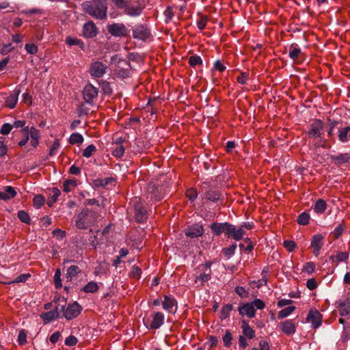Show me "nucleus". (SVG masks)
Returning a JSON list of instances; mask_svg holds the SVG:
<instances>
[{"label": "nucleus", "mask_w": 350, "mask_h": 350, "mask_svg": "<svg viewBox=\"0 0 350 350\" xmlns=\"http://www.w3.org/2000/svg\"><path fill=\"white\" fill-rule=\"evenodd\" d=\"M82 8L84 12L96 19L103 20L107 17V5L86 1L82 3Z\"/></svg>", "instance_id": "obj_1"}, {"label": "nucleus", "mask_w": 350, "mask_h": 350, "mask_svg": "<svg viewBox=\"0 0 350 350\" xmlns=\"http://www.w3.org/2000/svg\"><path fill=\"white\" fill-rule=\"evenodd\" d=\"M21 132L24 135V137L21 139L18 144L19 146L23 147L25 146L29 139H30V145L36 148L40 144V139L41 137L40 131L34 126L29 128L25 126L21 129Z\"/></svg>", "instance_id": "obj_2"}, {"label": "nucleus", "mask_w": 350, "mask_h": 350, "mask_svg": "<svg viewBox=\"0 0 350 350\" xmlns=\"http://www.w3.org/2000/svg\"><path fill=\"white\" fill-rule=\"evenodd\" d=\"M98 218L97 214L88 208L83 210L77 216L76 226L79 229H87L94 226Z\"/></svg>", "instance_id": "obj_3"}, {"label": "nucleus", "mask_w": 350, "mask_h": 350, "mask_svg": "<svg viewBox=\"0 0 350 350\" xmlns=\"http://www.w3.org/2000/svg\"><path fill=\"white\" fill-rule=\"evenodd\" d=\"M165 321V316L161 312H154L152 315V319H144V323L146 327L150 329H157L161 327Z\"/></svg>", "instance_id": "obj_4"}, {"label": "nucleus", "mask_w": 350, "mask_h": 350, "mask_svg": "<svg viewBox=\"0 0 350 350\" xmlns=\"http://www.w3.org/2000/svg\"><path fill=\"white\" fill-rule=\"evenodd\" d=\"M211 262H206L199 267V269L202 271V273L198 275L195 279V283L198 284V287L203 286L205 282L211 280Z\"/></svg>", "instance_id": "obj_5"}, {"label": "nucleus", "mask_w": 350, "mask_h": 350, "mask_svg": "<svg viewBox=\"0 0 350 350\" xmlns=\"http://www.w3.org/2000/svg\"><path fill=\"white\" fill-rule=\"evenodd\" d=\"M162 308L170 314H175L178 309V302L172 295H165L161 301Z\"/></svg>", "instance_id": "obj_6"}, {"label": "nucleus", "mask_w": 350, "mask_h": 350, "mask_svg": "<svg viewBox=\"0 0 350 350\" xmlns=\"http://www.w3.org/2000/svg\"><path fill=\"white\" fill-rule=\"evenodd\" d=\"M82 307L75 301L69 304L64 309L63 316L68 321L77 318L81 312Z\"/></svg>", "instance_id": "obj_7"}, {"label": "nucleus", "mask_w": 350, "mask_h": 350, "mask_svg": "<svg viewBox=\"0 0 350 350\" xmlns=\"http://www.w3.org/2000/svg\"><path fill=\"white\" fill-rule=\"evenodd\" d=\"M108 32L113 36L126 37L129 36V31L123 23H113L107 26Z\"/></svg>", "instance_id": "obj_8"}, {"label": "nucleus", "mask_w": 350, "mask_h": 350, "mask_svg": "<svg viewBox=\"0 0 350 350\" xmlns=\"http://www.w3.org/2000/svg\"><path fill=\"white\" fill-rule=\"evenodd\" d=\"M324 134V124L320 120H315L310 124L308 135L310 138L322 137Z\"/></svg>", "instance_id": "obj_9"}, {"label": "nucleus", "mask_w": 350, "mask_h": 350, "mask_svg": "<svg viewBox=\"0 0 350 350\" xmlns=\"http://www.w3.org/2000/svg\"><path fill=\"white\" fill-rule=\"evenodd\" d=\"M107 69V66L105 64L96 61L91 64L89 72L93 77L100 78L105 74Z\"/></svg>", "instance_id": "obj_10"}, {"label": "nucleus", "mask_w": 350, "mask_h": 350, "mask_svg": "<svg viewBox=\"0 0 350 350\" xmlns=\"http://www.w3.org/2000/svg\"><path fill=\"white\" fill-rule=\"evenodd\" d=\"M306 321L311 323L312 327L316 329L321 325L323 316L317 310L312 309L307 315Z\"/></svg>", "instance_id": "obj_11"}, {"label": "nucleus", "mask_w": 350, "mask_h": 350, "mask_svg": "<svg viewBox=\"0 0 350 350\" xmlns=\"http://www.w3.org/2000/svg\"><path fill=\"white\" fill-rule=\"evenodd\" d=\"M245 232L242 227H236L235 226L229 223L228 228L227 229L226 236L228 238H232L234 240L239 241L243 238Z\"/></svg>", "instance_id": "obj_12"}, {"label": "nucleus", "mask_w": 350, "mask_h": 350, "mask_svg": "<svg viewBox=\"0 0 350 350\" xmlns=\"http://www.w3.org/2000/svg\"><path fill=\"white\" fill-rule=\"evenodd\" d=\"M98 33V29L93 21H89L83 25L82 35L85 38H94L97 36Z\"/></svg>", "instance_id": "obj_13"}, {"label": "nucleus", "mask_w": 350, "mask_h": 350, "mask_svg": "<svg viewBox=\"0 0 350 350\" xmlns=\"http://www.w3.org/2000/svg\"><path fill=\"white\" fill-rule=\"evenodd\" d=\"M150 36L148 27L144 25H137L133 29V37L135 39L146 40Z\"/></svg>", "instance_id": "obj_14"}, {"label": "nucleus", "mask_w": 350, "mask_h": 350, "mask_svg": "<svg viewBox=\"0 0 350 350\" xmlns=\"http://www.w3.org/2000/svg\"><path fill=\"white\" fill-rule=\"evenodd\" d=\"M83 98L88 103L92 104L98 96V90L92 84L86 85L83 91Z\"/></svg>", "instance_id": "obj_15"}, {"label": "nucleus", "mask_w": 350, "mask_h": 350, "mask_svg": "<svg viewBox=\"0 0 350 350\" xmlns=\"http://www.w3.org/2000/svg\"><path fill=\"white\" fill-rule=\"evenodd\" d=\"M324 244V237L321 234H314L311 239V247L313 248V254L317 257L320 250Z\"/></svg>", "instance_id": "obj_16"}, {"label": "nucleus", "mask_w": 350, "mask_h": 350, "mask_svg": "<svg viewBox=\"0 0 350 350\" xmlns=\"http://www.w3.org/2000/svg\"><path fill=\"white\" fill-rule=\"evenodd\" d=\"M204 234V228L202 224H195L189 226L185 231L187 237L193 239L202 236Z\"/></svg>", "instance_id": "obj_17"}, {"label": "nucleus", "mask_w": 350, "mask_h": 350, "mask_svg": "<svg viewBox=\"0 0 350 350\" xmlns=\"http://www.w3.org/2000/svg\"><path fill=\"white\" fill-rule=\"evenodd\" d=\"M123 10L124 12L130 16H137L142 12L143 8L138 1L131 5H129L127 2L126 7H124Z\"/></svg>", "instance_id": "obj_18"}, {"label": "nucleus", "mask_w": 350, "mask_h": 350, "mask_svg": "<svg viewBox=\"0 0 350 350\" xmlns=\"http://www.w3.org/2000/svg\"><path fill=\"white\" fill-rule=\"evenodd\" d=\"M21 92V88L16 87L12 93L5 98V106L10 109H14L17 104L18 96Z\"/></svg>", "instance_id": "obj_19"}, {"label": "nucleus", "mask_w": 350, "mask_h": 350, "mask_svg": "<svg viewBox=\"0 0 350 350\" xmlns=\"http://www.w3.org/2000/svg\"><path fill=\"white\" fill-rule=\"evenodd\" d=\"M282 332L287 336H291L296 332V324L293 320H285L279 324Z\"/></svg>", "instance_id": "obj_20"}, {"label": "nucleus", "mask_w": 350, "mask_h": 350, "mask_svg": "<svg viewBox=\"0 0 350 350\" xmlns=\"http://www.w3.org/2000/svg\"><path fill=\"white\" fill-rule=\"evenodd\" d=\"M239 312L241 316H247L250 319H252L256 315V310L251 302L244 304L239 307Z\"/></svg>", "instance_id": "obj_21"}, {"label": "nucleus", "mask_w": 350, "mask_h": 350, "mask_svg": "<svg viewBox=\"0 0 350 350\" xmlns=\"http://www.w3.org/2000/svg\"><path fill=\"white\" fill-rule=\"evenodd\" d=\"M289 57L295 62H298L303 55L301 49L299 47L297 44L293 43L289 47Z\"/></svg>", "instance_id": "obj_22"}, {"label": "nucleus", "mask_w": 350, "mask_h": 350, "mask_svg": "<svg viewBox=\"0 0 350 350\" xmlns=\"http://www.w3.org/2000/svg\"><path fill=\"white\" fill-rule=\"evenodd\" d=\"M17 194L16 191L12 186L4 187L3 191H0V199L8 200L14 198Z\"/></svg>", "instance_id": "obj_23"}, {"label": "nucleus", "mask_w": 350, "mask_h": 350, "mask_svg": "<svg viewBox=\"0 0 350 350\" xmlns=\"http://www.w3.org/2000/svg\"><path fill=\"white\" fill-rule=\"evenodd\" d=\"M229 223H213L211 225V229L217 236L220 235L223 232L227 234V229L228 228Z\"/></svg>", "instance_id": "obj_24"}, {"label": "nucleus", "mask_w": 350, "mask_h": 350, "mask_svg": "<svg viewBox=\"0 0 350 350\" xmlns=\"http://www.w3.org/2000/svg\"><path fill=\"white\" fill-rule=\"evenodd\" d=\"M241 329L245 337L252 339L255 337V330L249 325L248 321L243 320L241 322Z\"/></svg>", "instance_id": "obj_25"}, {"label": "nucleus", "mask_w": 350, "mask_h": 350, "mask_svg": "<svg viewBox=\"0 0 350 350\" xmlns=\"http://www.w3.org/2000/svg\"><path fill=\"white\" fill-rule=\"evenodd\" d=\"M59 316L57 307L54 310L43 312L40 314V318L43 320L44 323L46 324L49 322L57 319Z\"/></svg>", "instance_id": "obj_26"}, {"label": "nucleus", "mask_w": 350, "mask_h": 350, "mask_svg": "<svg viewBox=\"0 0 350 350\" xmlns=\"http://www.w3.org/2000/svg\"><path fill=\"white\" fill-rule=\"evenodd\" d=\"M329 258L332 263L337 265L341 262L346 261L349 258V254L347 252H338L336 254L332 255Z\"/></svg>", "instance_id": "obj_27"}, {"label": "nucleus", "mask_w": 350, "mask_h": 350, "mask_svg": "<svg viewBox=\"0 0 350 350\" xmlns=\"http://www.w3.org/2000/svg\"><path fill=\"white\" fill-rule=\"evenodd\" d=\"M331 159L335 164L341 165L343 163H349L350 159V154L348 153H343L338 155H332Z\"/></svg>", "instance_id": "obj_28"}, {"label": "nucleus", "mask_w": 350, "mask_h": 350, "mask_svg": "<svg viewBox=\"0 0 350 350\" xmlns=\"http://www.w3.org/2000/svg\"><path fill=\"white\" fill-rule=\"evenodd\" d=\"M327 204L323 199H318L313 206V210L317 214H323L327 209Z\"/></svg>", "instance_id": "obj_29"}, {"label": "nucleus", "mask_w": 350, "mask_h": 350, "mask_svg": "<svg viewBox=\"0 0 350 350\" xmlns=\"http://www.w3.org/2000/svg\"><path fill=\"white\" fill-rule=\"evenodd\" d=\"M338 139L341 142H347L350 139V126L341 128L338 130Z\"/></svg>", "instance_id": "obj_30"}, {"label": "nucleus", "mask_w": 350, "mask_h": 350, "mask_svg": "<svg viewBox=\"0 0 350 350\" xmlns=\"http://www.w3.org/2000/svg\"><path fill=\"white\" fill-rule=\"evenodd\" d=\"M98 290V284L94 281L89 282L81 289V291L85 293H96Z\"/></svg>", "instance_id": "obj_31"}, {"label": "nucleus", "mask_w": 350, "mask_h": 350, "mask_svg": "<svg viewBox=\"0 0 350 350\" xmlns=\"http://www.w3.org/2000/svg\"><path fill=\"white\" fill-rule=\"evenodd\" d=\"M221 196V193L215 190L210 189L205 192L204 198L205 199L210 200L211 202H217Z\"/></svg>", "instance_id": "obj_32"}, {"label": "nucleus", "mask_w": 350, "mask_h": 350, "mask_svg": "<svg viewBox=\"0 0 350 350\" xmlns=\"http://www.w3.org/2000/svg\"><path fill=\"white\" fill-rule=\"evenodd\" d=\"M81 272V269L77 265H71L67 269L66 278L72 280Z\"/></svg>", "instance_id": "obj_33"}, {"label": "nucleus", "mask_w": 350, "mask_h": 350, "mask_svg": "<svg viewBox=\"0 0 350 350\" xmlns=\"http://www.w3.org/2000/svg\"><path fill=\"white\" fill-rule=\"evenodd\" d=\"M77 186V182L75 179H68L63 183V191L66 193L70 192L74 188Z\"/></svg>", "instance_id": "obj_34"}, {"label": "nucleus", "mask_w": 350, "mask_h": 350, "mask_svg": "<svg viewBox=\"0 0 350 350\" xmlns=\"http://www.w3.org/2000/svg\"><path fill=\"white\" fill-rule=\"evenodd\" d=\"M135 218L138 222H143L146 218V211L144 208L135 206Z\"/></svg>", "instance_id": "obj_35"}, {"label": "nucleus", "mask_w": 350, "mask_h": 350, "mask_svg": "<svg viewBox=\"0 0 350 350\" xmlns=\"http://www.w3.org/2000/svg\"><path fill=\"white\" fill-rule=\"evenodd\" d=\"M338 310L341 316H345L350 313V301H347L339 305Z\"/></svg>", "instance_id": "obj_36"}, {"label": "nucleus", "mask_w": 350, "mask_h": 350, "mask_svg": "<svg viewBox=\"0 0 350 350\" xmlns=\"http://www.w3.org/2000/svg\"><path fill=\"white\" fill-rule=\"evenodd\" d=\"M310 219V215L306 212H303L298 216L297 221L299 225L306 226L309 224Z\"/></svg>", "instance_id": "obj_37"}, {"label": "nucleus", "mask_w": 350, "mask_h": 350, "mask_svg": "<svg viewBox=\"0 0 350 350\" xmlns=\"http://www.w3.org/2000/svg\"><path fill=\"white\" fill-rule=\"evenodd\" d=\"M83 142V137L78 133L71 134L69 138V143L70 144H80Z\"/></svg>", "instance_id": "obj_38"}, {"label": "nucleus", "mask_w": 350, "mask_h": 350, "mask_svg": "<svg viewBox=\"0 0 350 350\" xmlns=\"http://www.w3.org/2000/svg\"><path fill=\"white\" fill-rule=\"evenodd\" d=\"M124 152H125V148H124V145L115 146V147L113 148L111 154L116 158L119 159V158H121L124 155Z\"/></svg>", "instance_id": "obj_39"}, {"label": "nucleus", "mask_w": 350, "mask_h": 350, "mask_svg": "<svg viewBox=\"0 0 350 350\" xmlns=\"http://www.w3.org/2000/svg\"><path fill=\"white\" fill-rule=\"evenodd\" d=\"M295 306H293L286 307L282 309V310L279 311L278 317L279 319H284L285 317H287L295 310Z\"/></svg>", "instance_id": "obj_40"}, {"label": "nucleus", "mask_w": 350, "mask_h": 350, "mask_svg": "<svg viewBox=\"0 0 350 350\" xmlns=\"http://www.w3.org/2000/svg\"><path fill=\"white\" fill-rule=\"evenodd\" d=\"M189 64L191 67H196L202 64V59L199 55H191L188 59Z\"/></svg>", "instance_id": "obj_41"}, {"label": "nucleus", "mask_w": 350, "mask_h": 350, "mask_svg": "<svg viewBox=\"0 0 350 350\" xmlns=\"http://www.w3.org/2000/svg\"><path fill=\"white\" fill-rule=\"evenodd\" d=\"M33 202L34 207L40 208L44 204L45 198L42 195H36L34 196Z\"/></svg>", "instance_id": "obj_42"}, {"label": "nucleus", "mask_w": 350, "mask_h": 350, "mask_svg": "<svg viewBox=\"0 0 350 350\" xmlns=\"http://www.w3.org/2000/svg\"><path fill=\"white\" fill-rule=\"evenodd\" d=\"M186 197L191 202H193L198 197V192L196 189L191 187L185 192Z\"/></svg>", "instance_id": "obj_43"}, {"label": "nucleus", "mask_w": 350, "mask_h": 350, "mask_svg": "<svg viewBox=\"0 0 350 350\" xmlns=\"http://www.w3.org/2000/svg\"><path fill=\"white\" fill-rule=\"evenodd\" d=\"M232 336L230 330H226L223 336V342L226 347H230L232 345Z\"/></svg>", "instance_id": "obj_44"}, {"label": "nucleus", "mask_w": 350, "mask_h": 350, "mask_svg": "<svg viewBox=\"0 0 350 350\" xmlns=\"http://www.w3.org/2000/svg\"><path fill=\"white\" fill-rule=\"evenodd\" d=\"M207 22H208V17L206 16H204V15L200 16V17L196 22L198 28L200 30L202 31L206 27Z\"/></svg>", "instance_id": "obj_45"}, {"label": "nucleus", "mask_w": 350, "mask_h": 350, "mask_svg": "<svg viewBox=\"0 0 350 350\" xmlns=\"http://www.w3.org/2000/svg\"><path fill=\"white\" fill-rule=\"evenodd\" d=\"M54 284L56 288H60L62 286L61 280V271L57 269L54 275Z\"/></svg>", "instance_id": "obj_46"}, {"label": "nucleus", "mask_w": 350, "mask_h": 350, "mask_svg": "<svg viewBox=\"0 0 350 350\" xmlns=\"http://www.w3.org/2000/svg\"><path fill=\"white\" fill-rule=\"evenodd\" d=\"M96 150V146L93 144L89 145L83 151V156L86 158L90 157Z\"/></svg>", "instance_id": "obj_47"}, {"label": "nucleus", "mask_w": 350, "mask_h": 350, "mask_svg": "<svg viewBox=\"0 0 350 350\" xmlns=\"http://www.w3.org/2000/svg\"><path fill=\"white\" fill-rule=\"evenodd\" d=\"M249 79V72H241L239 75L237 77V81L241 85H245Z\"/></svg>", "instance_id": "obj_48"}, {"label": "nucleus", "mask_w": 350, "mask_h": 350, "mask_svg": "<svg viewBox=\"0 0 350 350\" xmlns=\"http://www.w3.org/2000/svg\"><path fill=\"white\" fill-rule=\"evenodd\" d=\"M18 217L23 223H25V224H29L30 223L29 215L25 211H19L18 212Z\"/></svg>", "instance_id": "obj_49"}, {"label": "nucleus", "mask_w": 350, "mask_h": 350, "mask_svg": "<svg viewBox=\"0 0 350 350\" xmlns=\"http://www.w3.org/2000/svg\"><path fill=\"white\" fill-rule=\"evenodd\" d=\"M60 146V144L58 139H55L51 146L49 148V156L52 157L57 154V150Z\"/></svg>", "instance_id": "obj_50"}, {"label": "nucleus", "mask_w": 350, "mask_h": 350, "mask_svg": "<svg viewBox=\"0 0 350 350\" xmlns=\"http://www.w3.org/2000/svg\"><path fill=\"white\" fill-rule=\"evenodd\" d=\"M316 265L313 262H308L305 264L302 269V271L307 273H312L314 271Z\"/></svg>", "instance_id": "obj_51"}, {"label": "nucleus", "mask_w": 350, "mask_h": 350, "mask_svg": "<svg viewBox=\"0 0 350 350\" xmlns=\"http://www.w3.org/2000/svg\"><path fill=\"white\" fill-rule=\"evenodd\" d=\"M226 69V66L221 62L220 60H217L213 64V68L212 70L213 73L214 70L219 71V72H223Z\"/></svg>", "instance_id": "obj_52"}, {"label": "nucleus", "mask_w": 350, "mask_h": 350, "mask_svg": "<svg viewBox=\"0 0 350 350\" xmlns=\"http://www.w3.org/2000/svg\"><path fill=\"white\" fill-rule=\"evenodd\" d=\"M66 42L70 46L78 45L81 46V47L83 46V42L81 40L76 38L68 37L66 38Z\"/></svg>", "instance_id": "obj_53"}, {"label": "nucleus", "mask_w": 350, "mask_h": 350, "mask_svg": "<svg viewBox=\"0 0 350 350\" xmlns=\"http://www.w3.org/2000/svg\"><path fill=\"white\" fill-rule=\"evenodd\" d=\"M30 277L29 273H23L18 276L14 280L8 282H4L5 284H12V283H19V282H25L27 280V279Z\"/></svg>", "instance_id": "obj_54"}, {"label": "nucleus", "mask_w": 350, "mask_h": 350, "mask_svg": "<svg viewBox=\"0 0 350 350\" xmlns=\"http://www.w3.org/2000/svg\"><path fill=\"white\" fill-rule=\"evenodd\" d=\"M232 306L231 304H227L224 306L221 310V317L223 319L227 318L230 315V313L232 311Z\"/></svg>", "instance_id": "obj_55"}, {"label": "nucleus", "mask_w": 350, "mask_h": 350, "mask_svg": "<svg viewBox=\"0 0 350 350\" xmlns=\"http://www.w3.org/2000/svg\"><path fill=\"white\" fill-rule=\"evenodd\" d=\"M18 342L20 345H24L27 343V332L25 329H21L19 332Z\"/></svg>", "instance_id": "obj_56"}, {"label": "nucleus", "mask_w": 350, "mask_h": 350, "mask_svg": "<svg viewBox=\"0 0 350 350\" xmlns=\"http://www.w3.org/2000/svg\"><path fill=\"white\" fill-rule=\"evenodd\" d=\"M125 142V139L122 137V136H120L118 134H116L113 135L112 139V145L114 146H120L123 145Z\"/></svg>", "instance_id": "obj_57"}, {"label": "nucleus", "mask_w": 350, "mask_h": 350, "mask_svg": "<svg viewBox=\"0 0 350 350\" xmlns=\"http://www.w3.org/2000/svg\"><path fill=\"white\" fill-rule=\"evenodd\" d=\"M141 274H142L141 269L139 267L134 265L132 267V269H131V271L130 273L131 276L135 279H139L141 276Z\"/></svg>", "instance_id": "obj_58"}, {"label": "nucleus", "mask_w": 350, "mask_h": 350, "mask_svg": "<svg viewBox=\"0 0 350 350\" xmlns=\"http://www.w3.org/2000/svg\"><path fill=\"white\" fill-rule=\"evenodd\" d=\"M25 48L27 52L31 55L36 54L38 51V46L34 44H26Z\"/></svg>", "instance_id": "obj_59"}, {"label": "nucleus", "mask_w": 350, "mask_h": 350, "mask_svg": "<svg viewBox=\"0 0 350 350\" xmlns=\"http://www.w3.org/2000/svg\"><path fill=\"white\" fill-rule=\"evenodd\" d=\"M251 304L254 306V308H256L258 310H262L266 306L265 303L260 299H254Z\"/></svg>", "instance_id": "obj_60"}, {"label": "nucleus", "mask_w": 350, "mask_h": 350, "mask_svg": "<svg viewBox=\"0 0 350 350\" xmlns=\"http://www.w3.org/2000/svg\"><path fill=\"white\" fill-rule=\"evenodd\" d=\"M60 195L61 191L59 189L55 187L53 188L51 193V199L52 200V203H55L57 200Z\"/></svg>", "instance_id": "obj_61"}, {"label": "nucleus", "mask_w": 350, "mask_h": 350, "mask_svg": "<svg viewBox=\"0 0 350 350\" xmlns=\"http://www.w3.org/2000/svg\"><path fill=\"white\" fill-rule=\"evenodd\" d=\"M13 126L9 123H5L2 125L0 133L3 135H8L10 133Z\"/></svg>", "instance_id": "obj_62"}, {"label": "nucleus", "mask_w": 350, "mask_h": 350, "mask_svg": "<svg viewBox=\"0 0 350 350\" xmlns=\"http://www.w3.org/2000/svg\"><path fill=\"white\" fill-rule=\"evenodd\" d=\"M13 49L14 47L12 46V44L9 43L7 44H3V46L0 49V53L2 55H7Z\"/></svg>", "instance_id": "obj_63"}, {"label": "nucleus", "mask_w": 350, "mask_h": 350, "mask_svg": "<svg viewBox=\"0 0 350 350\" xmlns=\"http://www.w3.org/2000/svg\"><path fill=\"white\" fill-rule=\"evenodd\" d=\"M251 350H269V345L265 340H262L259 342L258 347H253Z\"/></svg>", "instance_id": "obj_64"}]
</instances>
